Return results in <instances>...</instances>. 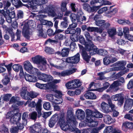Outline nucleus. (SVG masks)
Returning a JSON list of instances; mask_svg holds the SVG:
<instances>
[{
  "label": "nucleus",
  "instance_id": "obj_1",
  "mask_svg": "<svg viewBox=\"0 0 133 133\" xmlns=\"http://www.w3.org/2000/svg\"><path fill=\"white\" fill-rule=\"evenodd\" d=\"M58 120V123L62 130L66 131L69 129L68 127H67L68 125L66 123L64 115L62 114H60L59 116L57 114H55L52 116L49 122V127L50 128L52 127Z\"/></svg>",
  "mask_w": 133,
  "mask_h": 133
},
{
  "label": "nucleus",
  "instance_id": "obj_2",
  "mask_svg": "<svg viewBox=\"0 0 133 133\" xmlns=\"http://www.w3.org/2000/svg\"><path fill=\"white\" fill-rule=\"evenodd\" d=\"M82 83L79 79H75L70 81L65 84V86L68 89H74L78 88L82 85Z\"/></svg>",
  "mask_w": 133,
  "mask_h": 133
},
{
  "label": "nucleus",
  "instance_id": "obj_3",
  "mask_svg": "<svg viewBox=\"0 0 133 133\" xmlns=\"http://www.w3.org/2000/svg\"><path fill=\"white\" fill-rule=\"evenodd\" d=\"M67 121L66 122L67 125H68L67 127H68L69 129V125L72 126V125H73V124H76L77 121L76 120L75 117L71 110L69 109L67 111Z\"/></svg>",
  "mask_w": 133,
  "mask_h": 133
},
{
  "label": "nucleus",
  "instance_id": "obj_4",
  "mask_svg": "<svg viewBox=\"0 0 133 133\" xmlns=\"http://www.w3.org/2000/svg\"><path fill=\"white\" fill-rule=\"evenodd\" d=\"M85 36L87 41H85L84 37L82 35H80L79 37V39L80 43L82 44H89L91 43H93L92 42V37L90 34L88 32H85Z\"/></svg>",
  "mask_w": 133,
  "mask_h": 133
},
{
  "label": "nucleus",
  "instance_id": "obj_5",
  "mask_svg": "<svg viewBox=\"0 0 133 133\" xmlns=\"http://www.w3.org/2000/svg\"><path fill=\"white\" fill-rule=\"evenodd\" d=\"M36 73L38 79L45 82H51L53 79V77L50 75L42 73L41 72L37 71Z\"/></svg>",
  "mask_w": 133,
  "mask_h": 133
},
{
  "label": "nucleus",
  "instance_id": "obj_6",
  "mask_svg": "<svg viewBox=\"0 0 133 133\" xmlns=\"http://www.w3.org/2000/svg\"><path fill=\"white\" fill-rule=\"evenodd\" d=\"M42 129L39 123H35L29 128L31 133H41Z\"/></svg>",
  "mask_w": 133,
  "mask_h": 133
},
{
  "label": "nucleus",
  "instance_id": "obj_7",
  "mask_svg": "<svg viewBox=\"0 0 133 133\" xmlns=\"http://www.w3.org/2000/svg\"><path fill=\"white\" fill-rule=\"evenodd\" d=\"M104 50L103 49H99L97 46L95 45L94 43H92L90 55H93L96 54H98L102 56L104 55L103 52Z\"/></svg>",
  "mask_w": 133,
  "mask_h": 133
},
{
  "label": "nucleus",
  "instance_id": "obj_8",
  "mask_svg": "<svg viewBox=\"0 0 133 133\" xmlns=\"http://www.w3.org/2000/svg\"><path fill=\"white\" fill-rule=\"evenodd\" d=\"M79 54L77 53L74 56L67 58L66 62L68 63H77L79 61Z\"/></svg>",
  "mask_w": 133,
  "mask_h": 133
},
{
  "label": "nucleus",
  "instance_id": "obj_9",
  "mask_svg": "<svg viewBox=\"0 0 133 133\" xmlns=\"http://www.w3.org/2000/svg\"><path fill=\"white\" fill-rule=\"evenodd\" d=\"M13 112L14 114H13L12 118L11 119V123L16 124L21 119V115L19 113V111H15V112Z\"/></svg>",
  "mask_w": 133,
  "mask_h": 133
},
{
  "label": "nucleus",
  "instance_id": "obj_10",
  "mask_svg": "<svg viewBox=\"0 0 133 133\" xmlns=\"http://www.w3.org/2000/svg\"><path fill=\"white\" fill-rule=\"evenodd\" d=\"M32 60L34 64L38 65L43 62L45 63V60L46 59L45 58L42 57V56L38 55L32 57Z\"/></svg>",
  "mask_w": 133,
  "mask_h": 133
},
{
  "label": "nucleus",
  "instance_id": "obj_11",
  "mask_svg": "<svg viewBox=\"0 0 133 133\" xmlns=\"http://www.w3.org/2000/svg\"><path fill=\"white\" fill-rule=\"evenodd\" d=\"M29 92L27 91V88L26 87H23L21 88L20 90L21 96L23 99L28 100L29 99Z\"/></svg>",
  "mask_w": 133,
  "mask_h": 133
},
{
  "label": "nucleus",
  "instance_id": "obj_12",
  "mask_svg": "<svg viewBox=\"0 0 133 133\" xmlns=\"http://www.w3.org/2000/svg\"><path fill=\"white\" fill-rule=\"evenodd\" d=\"M113 100L118 101V104L121 105H122L124 102V98L121 94H117L112 96Z\"/></svg>",
  "mask_w": 133,
  "mask_h": 133
},
{
  "label": "nucleus",
  "instance_id": "obj_13",
  "mask_svg": "<svg viewBox=\"0 0 133 133\" xmlns=\"http://www.w3.org/2000/svg\"><path fill=\"white\" fill-rule=\"evenodd\" d=\"M24 65V69L27 71L31 74H33L34 73L33 70L34 68L29 61H25Z\"/></svg>",
  "mask_w": 133,
  "mask_h": 133
},
{
  "label": "nucleus",
  "instance_id": "obj_14",
  "mask_svg": "<svg viewBox=\"0 0 133 133\" xmlns=\"http://www.w3.org/2000/svg\"><path fill=\"white\" fill-rule=\"evenodd\" d=\"M94 89H90L86 91L84 95V97L87 99H96L97 97L96 95L93 93L90 92L95 90Z\"/></svg>",
  "mask_w": 133,
  "mask_h": 133
},
{
  "label": "nucleus",
  "instance_id": "obj_15",
  "mask_svg": "<svg viewBox=\"0 0 133 133\" xmlns=\"http://www.w3.org/2000/svg\"><path fill=\"white\" fill-rule=\"evenodd\" d=\"M133 105V99L129 98L125 101L124 107L125 110H129L132 108Z\"/></svg>",
  "mask_w": 133,
  "mask_h": 133
},
{
  "label": "nucleus",
  "instance_id": "obj_16",
  "mask_svg": "<svg viewBox=\"0 0 133 133\" xmlns=\"http://www.w3.org/2000/svg\"><path fill=\"white\" fill-rule=\"evenodd\" d=\"M29 25L28 23H25L22 29V32L24 37L28 39H29L30 37L29 35Z\"/></svg>",
  "mask_w": 133,
  "mask_h": 133
},
{
  "label": "nucleus",
  "instance_id": "obj_17",
  "mask_svg": "<svg viewBox=\"0 0 133 133\" xmlns=\"http://www.w3.org/2000/svg\"><path fill=\"white\" fill-rule=\"evenodd\" d=\"M92 43L91 44V43L89 44H83L85 45L84 47L82 45L78 44L79 46L80 50H82L81 53H82L83 51H87L89 52V54H90V52L91 50V47H92Z\"/></svg>",
  "mask_w": 133,
  "mask_h": 133
},
{
  "label": "nucleus",
  "instance_id": "obj_18",
  "mask_svg": "<svg viewBox=\"0 0 133 133\" xmlns=\"http://www.w3.org/2000/svg\"><path fill=\"white\" fill-rule=\"evenodd\" d=\"M77 25V24L76 23H72L70 24L67 29L65 31V34H70L72 33V32H75V29H74Z\"/></svg>",
  "mask_w": 133,
  "mask_h": 133
},
{
  "label": "nucleus",
  "instance_id": "obj_19",
  "mask_svg": "<svg viewBox=\"0 0 133 133\" xmlns=\"http://www.w3.org/2000/svg\"><path fill=\"white\" fill-rule=\"evenodd\" d=\"M77 25V24L76 23H72L70 24L67 29L65 31V34H70L72 33V32H75V29H74Z\"/></svg>",
  "mask_w": 133,
  "mask_h": 133
},
{
  "label": "nucleus",
  "instance_id": "obj_20",
  "mask_svg": "<svg viewBox=\"0 0 133 133\" xmlns=\"http://www.w3.org/2000/svg\"><path fill=\"white\" fill-rule=\"evenodd\" d=\"M42 12L44 13H48L51 15H53L54 13V8L52 6H49L45 7L41 10Z\"/></svg>",
  "mask_w": 133,
  "mask_h": 133
},
{
  "label": "nucleus",
  "instance_id": "obj_21",
  "mask_svg": "<svg viewBox=\"0 0 133 133\" xmlns=\"http://www.w3.org/2000/svg\"><path fill=\"white\" fill-rule=\"evenodd\" d=\"M24 78L26 81L30 82H36L37 80V78L36 76L28 74L25 75Z\"/></svg>",
  "mask_w": 133,
  "mask_h": 133
},
{
  "label": "nucleus",
  "instance_id": "obj_22",
  "mask_svg": "<svg viewBox=\"0 0 133 133\" xmlns=\"http://www.w3.org/2000/svg\"><path fill=\"white\" fill-rule=\"evenodd\" d=\"M101 108L102 110L105 113H109L111 111L109 105L104 102H102L101 104Z\"/></svg>",
  "mask_w": 133,
  "mask_h": 133
},
{
  "label": "nucleus",
  "instance_id": "obj_23",
  "mask_svg": "<svg viewBox=\"0 0 133 133\" xmlns=\"http://www.w3.org/2000/svg\"><path fill=\"white\" fill-rule=\"evenodd\" d=\"M76 68H74L72 69L63 71L60 73V76L64 77L66 76H69L75 72L77 70Z\"/></svg>",
  "mask_w": 133,
  "mask_h": 133
},
{
  "label": "nucleus",
  "instance_id": "obj_24",
  "mask_svg": "<svg viewBox=\"0 0 133 133\" xmlns=\"http://www.w3.org/2000/svg\"><path fill=\"white\" fill-rule=\"evenodd\" d=\"M43 25L42 24H39L37 26V30L38 31L39 36H41L44 38H46L47 35L43 33Z\"/></svg>",
  "mask_w": 133,
  "mask_h": 133
},
{
  "label": "nucleus",
  "instance_id": "obj_25",
  "mask_svg": "<svg viewBox=\"0 0 133 133\" xmlns=\"http://www.w3.org/2000/svg\"><path fill=\"white\" fill-rule=\"evenodd\" d=\"M128 71L129 70L128 69H126L125 70H122L116 75H114L115 73H114L113 74L112 78L114 80L120 78L121 76L124 74Z\"/></svg>",
  "mask_w": 133,
  "mask_h": 133
},
{
  "label": "nucleus",
  "instance_id": "obj_26",
  "mask_svg": "<svg viewBox=\"0 0 133 133\" xmlns=\"http://www.w3.org/2000/svg\"><path fill=\"white\" fill-rule=\"evenodd\" d=\"M76 115L77 118L81 120L84 119L85 117V114L84 111L81 110H77L76 112Z\"/></svg>",
  "mask_w": 133,
  "mask_h": 133
},
{
  "label": "nucleus",
  "instance_id": "obj_27",
  "mask_svg": "<svg viewBox=\"0 0 133 133\" xmlns=\"http://www.w3.org/2000/svg\"><path fill=\"white\" fill-rule=\"evenodd\" d=\"M24 101H21L17 100V102L15 104H13L12 106L13 108V110L12 112H15V111H19V109L18 108L19 106L22 105L24 103Z\"/></svg>",
  "mask_w": 133,
  "mask_h": 133
},
{
  "label": "nucleus",
  "instance_id": "obj_28",
  "mask_svg": "<svg viewBox=\"0 0 133 133\" xmlns=\"http://www.w3.org/2000/svg\"><path fill=\"white\" fill-rule=\"evenodd\" d=\"M94 111L91 110L87 109L86 111V116L85 119L86 122L87 121L92 118L93 115Z\"/></svg>",
  "mask_w": 133,
  "mask_h": 133
},
{
  "label": "nucleus",
  "instance_id": "obj_29",
  "mask_svg": "<svg viewBox=\"0 0 133 133\" xmlns=\"http://www.w3.org/2000/svg\"><path fill=\"white\" fill-rule=\"evenodd\" d=\"M3 76H4L2 81L3 84L5 85H7L10 81V79L7 73H3L2 74Z\"/></svg>",
  "mask_w": 133,
  "mask_h": 133
},
{
  "label": "nucleus",
  "instance_id": "obj_30",
  "mask_svg": "<svg viewBox=\"0 0 133 133\" xmlns=\"http://www.w3.org/2000/svg\"><path fill=\"white\" fill-rule=\"evenodd\" d=\"M94 119L92 118L87 121L89 126L90 127H96L98 124V122L97 121H94Z\"/></svg>",
  "mask_w": 133,
  "mask_h": 133
},
{
  "label": "nucleus",
  "instance_id": "obj_31",
  "mask_svg": "<svg viewBox=\"0 0 133 133\" xmlns=\"http://www.w3.org/2000/svg\"><path fill=\"white\" fill-rule=\"evenodd\" d=\"M11 2L12 4L16 8H18L23 6V4L20 0H11Z\"/></svg>",
  "mask_w": 133,
  "mask_h": 133
},
{
  "label": "nucleus",
  "instance_id": "obj_32",
  "mask_svg": "<svg viewBox=\"0 0 133 133\" xmlns=\"http://www.w3.org/2000/svg\"><path fill=\"white\" fill-rule=\"evenodd\" d=\"M87 51H83L81 53V55L84 60L87 62V63H88L90 60L91 56L88 55Z\"/></svg>",
  "mask_w": 133,
  "mask_h": 133
},
{
  "label": "nucleus",
  "instance_id": "obj_33",
  "mask_svg": "<svg viewBox=\"0 0 133 133\" xmlns=\"http://www.w3.org/2000/svg\"><path fill=\"white\" fill-rule=\"evenodd\" d=\"M115 64H117V65L120 66L119 67V68L120 70H123L126 68L124 66L126 64V62L125 61H118Z\"/></svg>",
  "mask_w": 133,
  "mask_h": 133
},
{
  "label": "nucleus",
  "instance_id": "obj_34",
  "mask_svg": "<svg viewBox=\"0 0 133 133\" xmlns=\"http://www.w3.org/2000/svg\"><path fill=\"white\" fill-rule=\"evenodd\" d=\"M41 102L42 100L41 99H39L38 100L36 103L35 101H33L32 102H30L29 104V107L32 108H34L36 107V110L37 109V106L38 104H39V105H40V107H41Z\"/></svg>",
  "mask_w": 133,
  "mask_h": 133
},
{
  "label": "nucleus",
  "instance_id": "obj_35",
  "mask_svg": "<svg viewBox=\"0 0 133 133\" xmlns=\"http://www.w3.org/2000/svg\"><path fill=\"white\" fill-rule=\"evenodd\" d=\"M103 118L104 122L108 124H110L113 122V119L109 115H105L104 116Z\"/></svg>",
  "mask_w": 133,
  "mask_h": 133
},
{
  "label": "nucleus",
  "instance_id": "obj_36",
  "mask_svg": "<svg viewBox=\"0 0 133 133\" xmlns=\"http://www.w3.org/2000/svg\"><path fill=\"white\" fill-rule=\"evenodd\" d=\"M122 126H124L126 129H133V123L130 122H125L123 123Z\"/></svg>",
  "mask_w": 133,
  "mask_h": 133
},
{
  "label": "nucleus",
  "instance_id": "obj_37",
  "mask_svg": "<svg viewBox=\"0 0 133 133\" xmlns=\"http://www.w3.org/2000/svg\"><path fill=\"white\" fill-rule=\"evenodd\" d=\"M11 1L9 0L3 2L4 8L5 10H6V11H7L8 12H9V10H7V9L11 5Z\"/></svg>",
  "mask_w": 133,
  "mask_h": 133
},
{
  "label": "nucleus",
  "instance_id": "obj_38",
  "mask_svg": "<svg viewBox=\"0 0 133 133\" xmlns=\"http://www.w3.org/2000/svg\"><path fill=\"white\" fill-rule=\"evenodd\" d=\"M70 51L69 48H64L62 50V56L63 57H67Z\"/></svg>",
  "mask_w": 133,
  "mask_h": 133
},
{
  "label": "nucleus",
  "instance_id": "obj_39",
  "mask_svg": "<svg viewBox=\"0 0 133 133\" xmlns=\"http://www.w3.org/2000/svg\"><path fill=\"white\" fill-rule=\"evenodd\" d=\"M47 63L46 60H45V63L43 62L40 64L38 65V68L41 70L42 71H45L46 69V64Z\"/></svg>",
  "mask_w": 133,
  "mask_h": 133
},
{
  "label": "nucleus",
  "instance_id": "obj_40",
  "mask_svg": "<svg viewBox=\"0 0 133 133\" xmlns=\"http://www.w3.org/2000/svg\"><path fill=\"white\" fill-rule=\"evenodd\" d=\"M118 22L119 24L123 25L126 24L132 25V23L128 20L120 19L118 21Z\"/></svg>",
  "mask_w": 133,
  "mask_h": 133
},
{
  "label": "nucleus",
  "instance_id": "obj_41",
  "mask_svg": "<svg viewBox=\"0 0 133 133\" xmlns=\"http://www.w3.org/2000/svg\"><path fill=\"white\" fill-rule=\"evenodd\" d=\"M92 115V118L94 119L95 117L98 118H102L103 117L102 114L97 111H94Z\"/></svg>",
  "mask_w": 133,
  "mask_h": 133
},
{
  "label": "nucleus",
  "instance_id": "obj_42",
  "mask_svg": "<svg viewBox=\"0 0 133 133\" xmlns=\"http://www.w3.org/2000/svg\"><path fill=\"white\" fill-rule=\"evenodd\" d=\"M38 95L37 93L35 92L30 91L29 92V99L28 100L31 101L32 99L36 97Z\"/></svg>",
  "mask_w": 133,
  "mask_h": 133
},
{
  "label": "nucleus",
  "instance_id": "obj_43",
  "mask_svg": "<svg viewBox=\"0 0 133 133\" xmlns=\"http://www.w3.org/2000/svg\"><path fill=\"white\" fill-rule=\"evenodd\" d=\"M55 38L58 41H61L63 40L64 38V35L62 34H59L55 35Z\"/></svg>",
  "mask_w": 133,
  "mask_h": 133
},
{
  "label": "nucleus",
  "instance_id": "obj_44",
  "mask_svg": "<svg viewBox=\"0 0 133 133\" xmlns=\"http://www.w3.org/2000/svg\"><path fill=\"white\" fill-rule=\"evenodd\" d=\"M107 31L109 36L111 37H112L116 34V30L115 28H112L108 29Z\"/></svg>",
  "mask_w": 133,
  "mask_h": 133
},
{
  "label": "nucleus",
  "instance_id": "obj_45",
  "mask_svg": "<svg viewBox=\"0 0 133 133\" xmlns=\"http://www.w3.org/2000/svg\"><path fill=\"white\" fill-rule=\"evenodd\" d=\"M28 113L26 112H24L22 116V121L24 122V124H27V119L28 118Z\"/></svg>",
  "mask_w": 133,
  "mask_h": 133
},
{
  "label": "nucleus",
  "instance_id": "obj_46",
  "mask_svg": "<svg viewBox=\"0 0 133 133\" xmlns=\"http://www.w3.org/2000/svg\"><path fill=\"white\" fill-rule=\"evenodd\" d=\"M67 4V3L66 1L63 2L62 3L61 6V9L62 12H65L67 10L66 6Z\"/></svg>",
  "mask_w": 133,
  "mask_h": 133
},
{
  "label": "nucleus",
  "instance_id": "obj_47",
  "mask_svg": "<svg viewBox=\"0 0 133 133\" xmlns=\"http://www.w3.org/2000/svg\"><path fill=\"white\" fill-rule=\"evenodd\" d=\"M108 105L109 106V108L110 109V111H113V110L115 109V105L112 103L111 100L110 99H108ZM110 112H111V111H110Z\"/></svg>",
  "mask_w": 133,
  "mask_h": 133
},
{
  "label": "nucleus",
  "instance_id": "obj_48",
  "mask_svg": "<svg viewBox=\"0 0 133 133\" xmlns=\"http://www.w3.org/2000/svg\"><path fill=\"white\" fill-rule=\"evenodd\" d=\"M45 51L47 53L50 54H52L55 53L53 49L47 46L45 47Z\"/></svg>",
  "mask_w": 133,
  "mask_h": 133
},
{
  "label": "nucleus",
  "instance_id": "obj_49",
  "mask_svg": "<svg viewBox=\"0 0 133 133\" xmlns=\"http://www.w3.org/2000/svg\"><path fill=\"white\" fill-rule=\"evenodd\" d=\"M110 59L109 56L105 57L103 59L104 65H107L110 64L111 63Z\"/></svg>",
  "mask_w": 133,
  "mask_h": 133
},
{
  "label": "nucleus",
  "instance_id": "obj_50",
  "mask_svg": "<svg viewBox=\"0 0 133 133\" xmlns=\"http://www.w3.org/2000/svg\"><path fill=\"white\" fill-rule=\"evenodd\" d=\"M104 0H92L90 2V4L91 5L94 6V4L97 3H100L101 5H103V2Z\"/></svg>",
  "mask_w": 133,
  "mask_h": 133
},
{
  "label": "nucleus",
  "instance_id": "obj_51",
  "mask_svg": "<svg viewBox=\"0 0 133 133\" xmlns=\"http://www.w3.org/2000/svg\"><path fill=\"white\" fill-rule=\"evenodd\" d=\"M72 35L70 36V38L73 42H77L79 39V36L75 34H72Z\"/></svg>",
  "mask_w": 133,
  "mask_h": 133
},
{
  "label": "nucleus",
  "instance_id": "obj_52",
  "mask_svg": "<svg viewBox=\"0 0 133 133\" xmlns=\"http://www.w3.org/2000/svg\"><path fill=\"white\" fill-rule=\"evenodd\" d=\"M19 130L17 126H12L10 129V131L11 133H18Z\"/></svg>",
  "mask_w": 133,
  "mask_h": 133
},
{
  "label": "nucleus",
  "instance_id": "obj_53",
  "mask_svg": "<svg viewBox=\"0 0 133 133\" xmlns=\"http://www.w3.org/2000/svg\"><path fill=\"white\" fill-rule=\"evenodd\" d=\"M76 89L75 91V95H79L81 92H83V87H80Z\"/></svg>",
  "mask_w": 133,
  "mask_h": 133
},
{
  "label": "nucleus",
  "instance_id": "obj_54",
  "mask_svg": "<svg viewBox=\"0 0 133 133\" xmlns=\"http://www.w3.org/2000/svg\"><path fill=\"white\" fill-rule=\"evenodd\" d=\"M63 101V99L62 98H57L55 99L54 102L53 103V105H57L61 104L62 103Z\"/></svg>",
  "mask_w": 133,
  "mask_h": 133
},
{
  "label": "nucleus",
  "instance_id": "obj_55",
  "mask_svg": "<svg viewBox=\"0 0 133 133\" xmlns=\"http://www.w3.org/2000/svg\"><path fill=\"white\" fill-rule=\"evenodd\" d=\"M95 23L96 25L99 26H101L102 28L105 21L104 20H99L95 21Z\"/></svg>",
  "mask_w": 133,
  "mask_h": 133
},
{
  "label": "nucleus",
  "instance_id": "obj_56",
  "mask_svg": "<svg viewBox=\"0 0 133 133\" xmlns=\"http://www.w3.org/2000/svg\"><path fill=\"white\" fill-rule=\"evenodd\" d=\"M55 96L54 97L55 98H62V93L61 91L58 90H56L55 91Z\"/></svg>",
  "mask_w": 133,
  "mask_h": 133
},
{
  "label": "nucleus",
  "instance_id": "obj_57",
  "mask_svg": "<svg viewBox=\"0 0 133 133\" xmlns=\"http://www.w3.org/2000/svg\"><path fill=\"white\" fill-rule=\"evenodd\" d=\"M87 30L88 31L90 32H97L98 31V29L97 27L89 26L87 28Z\"/></svg>",
  "mask_w": 133,
  "mask_h": 133
},
{
  "label": "nucleus",
  "instance_id": "obj_58",
  "mask_svg": "<svg viewBox=\"0 0 133 133\" xmlns=\"http://www.w3.org/2000/svg\"><path fill=\"white\" fill-rule=\"evenodd\" d=\"M114 6H110V10L109 12L111 14L114 15L117 12V9L116 8H114L112 9V7H113Z\"/></svg>",
  "mask_w": 133,
  "mask_h": 133
},
{
  "label": "nucleus",
  "instance_id": "obj_59",
  "mask_svg": "<svg viewBox=\"0 0 133 133\" xmlns=\"http://www.w3.org/2000/svg\"><path fill=\"white\" fill-rule=\"evenodd\" d=\"M37 109H36V110L38 112V115H37V117L39 118L41 116H42V113L41 112V108L40 107V105L39 104H38L37 106Z\"/></svg>",
  "mask_w": 133,
  "mask_h": 133
},
{
  "label": "nucleus",
  "instance_id": "obj_60",
  "mask_svg": "<svg viewBox=\"0 0 133 133\" xmlns=\"http://www.w3.org/2000/svg\"><path fill=\"white\" fill-rule=\"evenodd\" d=\"M46 97L49 101L52 102L53 104L55 99L54 98V96L51 94H49L46 95Z\"/></svg>",
  "mask_w": 133,
  "mask_h": 133
},
{
  "label": "nucleus",
  "instance_id": "obj_61",
  "mask_svg": "<svg viewBox=\"0 0 133 133\" xmlns=\"http://www.w3.org/2000/svg\"><path fill=\"white\" fill-rule=\"evenodd\" d=\"M37 116V114L35 111L33 112L30 115V118L31 119L35 121L36 120Z\"/></svg>",
  "mask_w": 133,
  "mask_h": 133
},
{
  "label": "nucleus",
  "instance_id": "obj_62",
  "mask_svg": "<svg viewBox=\"0 0 133 133\" xmlns=\"http://www.w3.org/2000/svg\"><path fill=\"white\" fill-rule=\"evenodd\" d=\"M43 108L46 110H49L50 109L51 106L49 102H46L43 105Z\"/></svg>",
  "mask_w": 133,
  "mask_h": 133
},
{
  "label": "nucleus",
  "instance_id": "obj_63",
  "mask_svg": "<svg viewBox=\"0 0 133 133\" xmlns=\"http://www.w3.org/2000/svg\"><path fill=\"white\" fill-rule=\"evenodd\" d=\"M0 131L1 133H9L8 128L4 125H2L0 130Z\"/></svg>",
  "mask_w": 133,
  "mask_h": 133
},
{
  "label": "nucleus",
  "instance_id": "obj_64",
  "mask_svg": "<svg viewBox=\"0 0 133 133\" xmlns=\"http://www.w3.org/2000/svg\"><path fill=\"white\" fill-rule=\"evenodd\" d=\"M68 22L62 21L61 22L60 25V28L62 29H65L68 26Z\"/></svg>",
  "mask_w": 133,
  "mask_h": 133
}]
</instances>
